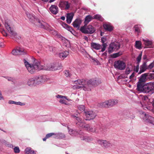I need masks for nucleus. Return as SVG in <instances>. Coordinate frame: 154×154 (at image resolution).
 <instances>
[{"instance_id": "nucleus-1", "label": "nucleus", "mask_w": 154, "mask_h": 154, "mask_svg": "<svg viewBox=\"0 0 154 154\" xmlns=\"http://www.w3.org/2000/svg\"><path fill=\"white\" fill-rule=\"evenodd\" d=\"M33 64H29L26 60L24 59V62L28 72L31 74L35 72L36 70L42 69L48 70H55L59 69L62 67L61 64L59 65L57 63H52L45 66L43 64L34 58Z\"/></svg>"}, {"instance_id": "nucleus-2", "label": "nucleus", "mask_w": 154, "mask_h": 154, "mask_svg": "<svg viewBox=\"0 0 154 154\" xmlns=\"http://www.w3.org/2000/svg\"><path fill=\"white\" fill-rule=\"evenodd\" d=\"M137 90L144 93L152 94L154 92V82H150L137 87Z\"/></svg>"}, {"instance_id": "nucleus-3", "label": "nucleus", "mask_w": 154, "mask_h": 154, "mask_svg": "<svg viewBox=\"0 0 154 154\" xmlns=\"http://www.w3.org/2000/svg\"><path fill=\"white\" fill-rule=\"evenodd\" d=\"M118 102L116 99H110L100 103V106L101 107L109 108L116 105Z\"/></svg>"}, {"instance_id": "nucleus-4", "label": "nucleus", "mask_w": 154, "mask_h": 154, "mask_svg": "<svg viewBox=\"0 0 154 154\" xmlns=\"http://www.w3.org/2000/svg\"><path fill=\"white\" fill-rule=\"evenodd\" d=\"M80 30L82 33L88 34H93L96 31L95 28L91 25H89L87 26H84L81 27Z\"/></svg>"}, {"instance_id": "nucleus-5", "label": "nucleus", "mask_w": 154, "mask_h": 154, "mask_svg": "<svg viewBox=\"0 0 154 154\" xmlns=\"http://www.w3.org/2000/svg\"><path fill=\"white\" fill-rule=\"evenodd\" d=\"M11 22L10 20H5L4 25L5 28L8 31L11 36L15 37L17 35V34L14 31L13 28L11 27Z\"/></svg>"}, {"instance_id": "nucleus-6", "label": "nucleus", "mask_w": 154, "mask_h": 154, "mask_svg": "<svg viewBox=\"0 0 154 154\" xmlns=\"http://www.w3.org/2000/svg\"><path fill=\"white\" fill-rule=\"evenodd\" d=\"M97 143L104 149L111 148L113 146L112 143L106 140H98L97 141Z\"/></svg>"}, {"instance_id": "nucleus-7", "label": "nucleus", "mask_w": 154, "mask_h": 154, "mask_svg": "<svg viewBox=\"0 0 154 154\" xmlns=\"http://www.w3.org/2000/svg\"><path fill=\"white\" fill-rule=\"evenodd\" d=\"M74 83L80 86H82V88L85 91H90V88L87 87V82L84 79H78L75 81Z\"/></svg>"}, {"instance_id": "nucleus-8", "label": "nucleus", "mask_w": 154, "mask_h": 154, "mask_svg": "<svg viewBox=\"0 0 154 154\" xmlns=\"http://www.w3.org/2000/svg\"><path fill=\"white\" fill-rule=\"evenodd\" d=\"M120 45L119 43L115 42L110 44L108 49L109 53H111L115 50H117L120 48Z\"/></svg>"}, {"instance_id": "nucleus-9", "label": "nucleus", "mask_w": 154, "mask_h": 154, "mask_svg": "<svg viewBox=\"0 0 154 154\" xmlns=\"http://www.w3.org/2000/svg\"><path fill=\"white\" fill-rule=\"evenodd\" d=\"M114 66L116 69L123 70L125 68L126 64L123 61L118 60L115 62Z\"/></svg>"}, {"instance_id": "nucleus-10", "label": "nucleus", "mask_w": 154, "mask_h": 154, "mask_svg": "<svg viewBox=\"0 0 154 154\" xmlns=\"http://www.w3.org/2000/svg\"><path fill=\"white\" fill-rule=\"evenodd\" d=\"M81 127L84 128L85 129L89 132L92 133H99V131H97V128L95 126H91L89 124L82 125Z\"/></svg>"}, {"instance_id": "nucleus-11", "label": "nucleus", "mask_w": 154, "mask_h": 154, "mask_svg": "<svg viewBox=\"0 0 154 154\" xmlns=\"http://www.w3.org/2000/svg\"><path fill=\"white\" fill-rule=\"evenodd\" d=\"M140 117L146 123L153 124V118L151 116L147 115L144 112H142Z\"/></svg>"}, {"instance_id": "nucleus-12", "label": "nucleus", "mask_w": 154, "mask_h": 154, "mask_svg": "<svg viewBox=\"0 0 154 154\" xmlns=\"http://www.w3.org/2000/svg\"><path fill=\"white\" fill-rule=\"evenodd\" d=\"M99 84V79L97 78L91 79L87 82V87L90 88V90L92 86H97Z\"/></svg>"}, {"instance_id": "nucleus-13", "label": "nucleus", "mask_w": 154, "mask_h": 154, "mask_svg": "<svg viewBox=\"0 0 154 154\" xmlns=\"http://www.w3.org/2000/svg\"><path fill=\"white\" fill-rule=\"evenodd\" d=\"M85 113L87 118L86 120L93 119L96 116L95 112L92 110H88L85 111Z\"/></svg>"}, {"instance_id": "nucleus-14", "label": "nucleus", "mask_w": 154, "mask_h": 154, "mask_svg": "<svg viewBox=\"0 0 154 154\" xmlns=\"http://www.w3.org/2000/svg\"><path fill=\"white\" fill-rule=\"evenodd\" d=\"M148 73H145L143 74L140 77V78L139 79V81L137 83V87H138V86H140L143 85V82H145L146 79V77L148 75Z\"/></svg>"}, {"instance_id": "nucleus-15", "label": "nucleus", "mask_w": 154, "mask_h": 154, "mask_svg": "<svg viewBox=\"0 0 154 154\" xmlns=\"http://www.w3.org/2000/svg\"><path fill=\"white\" fill-rule=\"evenodd\" d=\"M35 24L39 27L46 29L47 27L48 24L43 21H41L39 20L36 19L35 20Z\"/></svg>"}, {"instance_id": "nucleus-16", "label": "nucleus", "mask_w": 154, "mask_h": 154, "mask_svg": "<svg viewBox=\"0 0 154 154\" xmlns=\"http://www.w3.org/2000/svg\"><path fill=\"white\" fill-rule=\"evenodd\" d=\"M36 85L39 84L46 81L45 77L42 76L38 75L34 77Z\"/></svg>"}, {"instance_id": "nucleus-17", "label": "nucleus", "mask_w": 154, "mask_h": 154, "mask_svg": "<svg viewBox=\"0 0 154 154\" xmlns=\"http://www.w3.org/2000/svg\"><path fill=\"white\" fill-rule=\"evenodd\" d=\"M57 98H60L61 99L59 101V102L61 104L65 105H68V103L65 99H66V96L61 95H58L56 96Z\"/></svg>"}, {"instance_id": "nucleus-18", "label": "nucleus", "mask_w": 154, "mask_h": 154, "mask_svg": "<svg viewBox=\"0 0 154 154\" xmlns=\"http://www.w3.org/2000/svg\"><path fill=\"white\" fill-rule=\"evenodd\" d=\"M147 69H148V68L146 64V62H143L142 65L140 66L139 74H141Z\"/></svg>"}, {"instance_id": "nucleus-19", "label": "nucleus", "mask_w": 154, "mask_h": 154, "mask_svg": "<svg viewBox=\"0 0 154 154\" xmlns=\"http://www.w3.org/2000/svg\"><path fill=\"white\" fill-rule=\"evenodd\" d=\"M69 52L66 51H63L59 54V57L62 60H63L64 58L67 57L69 54Z\"/></svg>"}, {"instance_id": "nucleus-20", "label": "nucleus", "mask_w": 154, "mask_h": 154, "mask_svg": "<svg viewBox=\"0 0 154 154\" xmlns=\"http://www.w3.org/2000/svg\"><path fill=\"white\" fill-rule=\"evenodd\" d=\"M103 26L106 30L109 32L112 31L113 29V27L109 23H105L103 24Z\"/></svg>"}, {"instance_id": "nucleus-21", "label": "nucleus", "mask_w": 154, "mask_h": 154, "mask_svg": "<svg viewBox=\"0 0 154 154\" xmlns=\"http://www.w3.org/2000/svg\"><path fill=\"white\" fill-rule=\"evenodd\" d=\"M51 12L54 14H57L58 12V8L55 5H52L50 7Z\"/></svg>"}, {"instance_id": "nucleus-22", "label": "nucleus", "mask_w": 154, "mask_h": 154, "mask_svg": "<svg viewBox=\"0 0 154 154\" xmlns=\"http://www.w3.org/2000/svg\"><path fill=\"white\" fill-rule=\"evenodd\" d=\"M91 46L92 48L97 50L101 49L102 48V45L95 42L91 43Z\"/></svg>"}, {"instance_id": "nucleus-23", "label": "nucleus", "mask_w": 154, "mask_h": 154, "mask_svg": "<svg viewBox=\"0 0 154 154\" xmlns=\"http://www.w3.org/2000/svg\"><path fill=\"white\" fill-rule=\"evenodd\" d=\"M71 116L73 117H75L76 119L78 121V122L76 124L78 125H79L80 127H81V126H82V125H86L84 123V121L82 120V118L76 117L73 114H71Z\"/></svg>"}, {"instance_id": "nucleus-24", "label": "nucleus", "mask_w": 154, "mask_h": 154, "mask_svg": "<svg viewBox=\"0 0 154 154\" xmlns=\"http://www.w3.org/2000/svg\"><path fill=\"white\" fill-rule=\"evenodd\" d=\"M106 37H103L101 38V42L103 43L102 45V48H101V51L103 52L104 51L107 46L106 43L104 42L106 41Z\"/></svg>"}, {"instance_id": "nucleus-25", "label": "nucleus", "mask_w": 154, "mask_h": 154, "mask_svg": "<svg viewBox=\"0 0 154 154\" xmlns=\"http://www.w3.org/2000/svg\"><path fill=\"white\" fill-rule=\"evenodd\" d=\"M81 23V20L80 19H76L73 23V25L74 27L79 29Z\"/></svg>"}, {"instance_id": "nucleus-26", "label": "nucleus", "mask_w": 154, "mask_h": 154, "mask_svg": "<svg viewBox=\"0 0 154 154\" xmlns=\"http://www.w3.org/2000/svg\"><path fill=\"white\" fill-rule=\"evenodd\" d=\"M27 84L29 86H35L36 85L34 77L29 79L27 82Z\"/></svg>"}, {"instance_id": "nucleus-27", "label": "nucleus", "mask_w": 154, "mask_h": 154, "mask_svg": "<svg viewBox=\"0 0 154 154\" xmlns=\"http://www.w3.org/2000/svg\"><path fill=\"white\" fill-rule=\"evenodd\" d=\"M73 16V14L72 13L67 14L66 17V21L68 24H70L72 20Z\"/></svg>"}, {"instance_id": "nucleus-28", "label": "nucleus", "mask_w": 154, "mask_h": 154, "mask_svg": "<svg viewBox=\"0 0 154 154\" xmlns=\"http://www.w3.org/2000/svg\"><path fill=\"white\" fill-rule=\"evenodd\" d=\"M26 14L29 20L32 22H33L34 21H35L36 19L34 16L28 12H26Z\"/></svg>"}, {"instance_id": "nucleus-29", "label": "nucleus", "mask_w": 154, "mask_h": 154, "mask_svg": "<svg viewBox=\"0 0 154 154\" xmlns=\"http://www.w3.org/2000/svg\"><path fill=\"white\" fill-rule=\"evenodd\" d=\"M17 50L19 55H24L26 54V52L23 48L17 47Z\"/></svg>"}, {"instance_id": "nucleus-30", "label": "nucleus", "mask_w": 154, "mask_h": 154, "mask_svg": "<svg viewBox=\"0 0 154 154\" xmlns=\"http://www.w3.org/2000/svg\"><path fill=\"white\" fill-rule=\"evenodd\" d=\"M55 138L57 139H62L65 138V135L62 133L55 134Z\"/></svg>"}, {"instance_id": "nucleus-31", "label": "nucleus", "mask_w": 154, "mask_h": 154, "mask_svg": "<svg viewBox=\"0 0 154 154\" xmlns=\"http://www.w3.org/2000/svg\"><path fill=\"white\" fill-rule=\"evenodd\" d=\"M92 19H93V17L90 15H88L85 18V25H87Z\"/></svg>"}, {"instance_id": "nucleus-32", "label": "nucleus", "mask_w": 154, "mask_h": 154, "mask_svg": "<svg viewBox=\"0 0 154 154\" xmlns=\"http://www.w3.org/2000/svg\"><path fill=\"white\" fill-rule=\"evenodd\" d=\"M67 128L69 130V133L72 136H76L78 134V132L76 131L73 130L72 129H69V127H67Z\"/></svg>"}, {"instance_id": "nucleus-33", "label": "nucleus", "mask_w": 154, "mask_h": 154, "mask_svg": "<svg viewBox=\"0 0 154 154\" xmlns=\"http://www.w3.org/2000/svg\"><path fill=\"white\" fill-rule=\"evenodd\" d=\"M142 100L143 102V103L145 104V105L148 104V102H149V100L147 96H146L143 97Z\"/></svg>"}, {"instance_id": "nucleus-34", "label": "nucleus", "mask_w": 154, "mask_h": 154, "mask_svg": "<svg viewBox=\"0 0 154 154\" xmlns=\"http://www.w3.org/2000/svg\"><path fill=\"white\" fill-rule=\"evenodd\" d=\"M143 41L145 45L146 46L151 45L152 44V41L149 40L147 39H143Z\"/></svg>"}, {"instance_id": "nucleus-35", "label": "nucleus", "mask_w": 154, "mask_h": 154, "mask_svg": "<svg viewBox=\"0 0 154 154\" xmlns=\"http://www.w3.org/2000/svg\"><path fill=\"white\" fill-rule=\"evenodd\" d=\"M93 19L98 20L100 21H103V18L100 15L96 14L94 15L93 17Z\"/></svg>"}, {"instance_id": "nucleus-36", "label": "nucleus", "mask_w": 154, "mask_h": 154, "mask_svg": "<svg viewBox=\"0 0 154 154\" xmlns=\"http://www.w3.org/2000/svg\"><path fill=\"white\" fill-rule=\"evenodd\" d=\"M61 4L65 6V9H68L69 7V5L67 2H61Z\"/></svg>"}, {"instance_id": "nucleus-37", "label": "nucleus", "mask_w": 154, "mask_h": 154, "mask_svg": "<svg viewBox=\"0 0 154 154\" xmlns=\"http://www.w3.org/2000/svg\"><path fill=\"white\" fill-rule=\"evenodd\" d=\"M135 45L137 48L140 49L141 48V42L140 41H136Z\"/></svg>"}, {"instance_id": "nucleus-38", "label": "nucleus", "mask_w": 154, "mask_h": 154, "mask_svg": "<svg viewBox=\"0 0 154 154\" xmlns=\"http://www.w3.org/2000/svg\"><path fill=\"white\" fill-rule=\"evenodd\" d=\"M62 26L64 28H66L70 32H71L72 31V28H71V27H70L68 25H67L65 23H63Z\"/></svg>"}, {"instance_id": "nucleus-39", "label": "nucleus", "mask_w": 154, "mask_h": 154, "mask_svg": "<svg viewBox=\"0 0 154 154\" xmlns=\"http://www.w3.org/2000/svg\"><path fill=\"white\" fill-rule=\"evenodd\" d=\"M132 71L131 67H127L125 71V74L126 75L129 74L130 72Z\"/></svg>"}, {"instance_id": "nucleus-40", "label": "nucleus", "mask_w": 154, "mask_h": 154, "mask_svg": "<svg viewBox=\"0 0 154 154\" xmlns=\"http://www.w3.org/2000/svg\"><path fill=\"white\" fill-rule=\"evenodd\" d=\"M122 54V52H119L117 53H114L112 54L111 56L113 58H116L121 56Z\"/></svg>"}, {"instance_id": "nucleus-41", "label": "nucleus", "mask_w": 154, "mask_h": 154, "mask_svg": "<svg viewBox=\"0 0 154 154\" xmlns=\"http://www.w3.org/2000/svg\"><path fill=\"white\" fill-rule=\"evenodd\" d=\"M142 56V52H141L138 55L137 58V64H139L140 62V61L141 57Z\"/></svg>"}, {"instance_id": "nucleus-42", "label": "nucleus", "mask_w": 154, "mask_h": 154, "mask_svg": "<svg viewBox=\"0 0 154 154\" xmlns=\"http://www.w3.org/2000/svg\"><path fill=\"white\" fill-rule=\"evenodd\" d=\"M78 109L80 111L82 112L85 111V107L84 105H79L78 106Z\"/></svg>"}, {"instance_id": "nucleus-43", "label": "nucleus", "mask_w": 154, "mask_h": 154, "mask_svg": "<svg viewBox=\"0 0 154 154\" xmlns=\"http://www.w3.org/2000/svg\"><path fill=\"white\" fill-rule=\"evenodd\" d=\"M12 54L14 55H19L17 48L16 49L13 50L11 52Z\"/></svg>"}, {"instance_id": "nucleus-44", "label": "nucleus", "mask_w": 154, "mask_h": 154, "mask_svg": "<svg viewBox=\"0 0 154 154\" xmlns=\"http://www.w3.org/2000/svg\"><path fill=\"white\" fill-rule=\"evenodd\" d=\"M134 28L135 31L138 33L140 32V28L138 26V25H136L134 26Z\"/></svg>"}, {"instance_id": "nucleus-45", "label": "nucleus", "mask_w": 154, "mask_h": 154, "mask_svg": "<svg viewBox=\"0 0 154 154\" xmlns=\"http://www.w3.org/2000/svg\"><path fill=\"white\" fill-rule=\"evenodd\" d=\"M14 152L15 153H19L20 152V150L18 147L16 146L14 149Z\"/></svg>"}, {"instance_id": "nucleus-46", "label": "nucleus", "mask_w": 154, "mask_h": 154, "mask_svg": "<svg viewBox=\"0 0 154 154\" xmlns=\"http://www.w3.org/2000/svg\"><path fill=\"white\" fill-rule=\"evenodd\" d=\"M65 76L67 77H70L71 75V74L69 71L66 70L65 71Z\"/></svg>"}, {"instance_id": "nucleus-47", "label": "nucleus", "mask_w": 154, "mask_h": 154, "mask_svg": "<svg viewBox=\"0 0 154 154\" xmlns=\"http://www.w3.org/2000/svg\"><path fill=\"white\" fill-rule=\"evenodd\" d=\"M148 69H151L154 66V61L151 63L149 66H147Z\"/></svg>"}, {"instance_id": "nucleus-48", "label": "nucleus", "mask_w": 154, "mask_h": 154, "mask_svg": "<svg viewBox=\"0 0 154 154\" xmlns=\"http://www.w3.org/2000/svg\"><path fill=\"white\" fill-rule=\"evenodd\" d=\"M55 134L54 133H51L48 134H46V138H49L50 137H51L52 135H55Z\"/></svg>"}, {"instance_id": "nucleus-49", "label": "nucleus", "mask_w": 154, "mask_h": 154, "mask_svg": "<svg viewBox=\"0 0 154 154\" xmlns=\"http://www.w3.org/2000/svg\"><path fill=\"white\" fill-rule=\"evenodd\" d=\"M82 86H80L79 85H74L73 86V88L74 89H79L81 88H82Z\"/></svg>"}, {"instance_id": "nucleus-50", "label": "nucleus", "mask_w": 154, "mask_h": 154, "mask_svg": "<svg viewBox=\"0 0 154 154\" xmlns=\"http://www.w3.org/2000/svg\"><path fill=\"white\" fill-rule=\"evenodd\" d=\"M1 32L4 36H7V34L5 30H2L1 31Z\"/></svg>"}, {"instance_id": "nucleus-51", "label": "nucleus", "mask_w": 154, "mask_h": 154, "mask_svg": "<svg viewBox=\"0 0 154 154\" xmlns=\"http://www.w3.org/2000/svg\"><path fill=\"white\" fill-rule=\"evenodd\" d=\"M103 128H97V131H100V132L99 133H96L97 134H101L102 133H103Z\"/></svg>"}, {"instance_id": "nucleus-52", "label": "nucleus", "mask_w": 154, "mask_h": 154, "mask_svg": "<svg viewBox=\"0 0 154 154\" xmlns=\"http://www.w3.org/2000/svg\"><path fill=\"white\" fill-rule=\"evenodd\" d=\"M139 69V64H137L136 67H135L134 69V70L136 72H138Z\"/></svg>"}, {"instance_id": "nucleus-53", "label": "nucleus", "mask_w": 154, "mask_h": 154, "mask_svg": "<svg viewBox=\"0 0 154 154\" xmlns=\"http://www.w3.org/2000/svg\"><path fill=\"white\" fill-rule=\"evenodd\" d=\"M16 104L17 105H19L20 106H23L25 105V104L24 103H22L20 102H16Z\"/></svg>"}, {"instance_id": "nucleus-54", "label": "nucleus", "mask_w": 154, "mask_h": 154, "mask_svg": "<svg viewBox=\"0 0 154 154\" xmlns=\"http://www.w3.org/2000/svg\"><path fill=\"white\" fill-rule=\"evenodd\" d=\"M16 102L15 101H13L12 100H10L8 101V103L10 104H16Z\"/></svg>"}, {"instance_id": "nucleus-55", "label": "nucleus", "mask_w": 154, "mask_h": 154, "mask_svg": "<svg viewBox=\"0 0 154 154\" xmlns=\"http://www.w3.org/2000/svg\"><path fill=\"white\" fill-rule=\"evenodd\" d=\"M134 76V73L133 72L131 75L129 76V79H131L133 78Z\"/></svg>"}, {"instance_id": "nucleus-56", "label": "nucleus", "mask_w": 154, "mask_h": 154, "mask_svg": "<svg viewBox=\"0 0 154 154\" xmlns=\"http://www.w3.org/2000/svg\"><path fill=\"white\" fill-rule=\"evenodd\" d=\"M80 137L81 138V140H86V137H84V136H81V137Z\"/></svg>"}, {"instance_id": "nucleus-57", "label": "nucleus", "mask_w": 154, "mask_h": 154, "mask_svg": "<svg viewBox=\"0 0 154 154\" xmlns=\"http://www.w3.org/2000/svg\"><path fill=\"white\" fill-rule=\"evenodd\" d=\"M141 105H142V106L143 108V109L145 110H146V109H148V108L146 106V105H145V106H143V105H142V104L141 103Z\"/></svg>"}, {"instance_id": "nucleus-58", "label": "nucleus", "mask_w": 154, "mask_h": 154, "mask_svg": "<svg viewBox=\"0 0 154 154\" xmlns=\"http://www.w3.org/2000/svg\"><path fill=\"white\" fill-rule=\"evenodd\" d=\"M25 150L26 151H27L29 152V153H30V152H31V151L32 150L30 149L29 148H26V149H25Z\"/></svg>"}, {"instance_id": "nucleus-59", "label": "nucleus", "mask_w": 154, "mask_h": 154, "mask_svg": "<svg viewBox=\"0 0 154 154\" xmlns=\"http://www.w3.org/2000/svg\"><path fill=\"white\" fill-rule=\"evenodd\" d=\"M6 78L9 81H11L12 79V78L10 77H7Z\"/></svg>"}, {"instance_id": "nucleus-60", "label": "nucleus", "mask_w": 154, "mask_h": 154, "mask_svg": "<svg viewBox=\"0 0 154 154\" xmlns=\"http://www.w3.org/2000/svg\"><path fill=\"white\" fill-rule=\"evenodd\" d=\"M30 154H36V152L33 150H31L30 152Z\"/></svg>"}, {"instance_id": "nucleus-61", "label": "nucleus", "mask_w": 154, "mask_h": 154, "mask_svg": "<svg viewBox=\"0 0 154 154\" xmlns=\"http://www.w3.org/2000/svg\"><path fill=\"white\" fill-rule=\"evenodd\" d=\"M0 142L2 143H5V141L4 140L2 139L0 140Z\"/></svg>"}, {"instance_id": "nucleus-62", "label": "nucleus", "mask_w": 154, "mask_h": 154, "mask_svg": "<svg viewBox=\"0 0 154 154\" xmlns=\"http://www.w3.org/2000/svg\"><path fill=\"white\" fill-rule=\"evenodd\" d=\"M147 58V56L146 55H144L143 57V60H145Z\"/></svg>"}, {"instance_id": "nucleus-63", "label": "nucleus", "mask_w": 154, "mask_h": 154, "mask_svg": "<svg viewBox=\"0 0 154 154\" xmlns=\"http://www.w3.org/2000/svg\"><path fill=\"white\" fill-rule=\"evenodd\" d=\"M3 99V97L2 96V94H0V100H2V99Z\"/></svg>"}, {"instance_id": "nucleus-64", "label": "nucleus", "mask_w": 154, "mask_h": 154, "mask_svg": "<svg viewBox=\"0 0 154 154\" xmlns=\"http://www.w3.org/2000/svg\"><path fill=\"white\" fill-rule=\"evenodd\" d=\"M60 19L62 20H64L65 19V17L64 16H62L61 17Z\"/></svg>"}]
</instances>
